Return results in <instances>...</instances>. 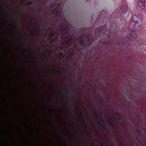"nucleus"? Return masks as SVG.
<instances>
[{
	"label": "nucleus",
	"mask_w": 146,
	"mask_h": 146,
	"mask_svg": "<svg viewBox=\"0 0 146 146\" xmlns=\"http://www.w3.org/2000/svg\"><path fill=\"white\" fill-rule=\"evenodd\" d=\"M124 43V42L123 41H122L121 42H119L118 43V44L119 45H121V44H123Z\"/></svg>",
	"instance_id": "nucleus-12"
},
{
	"label": "nucleus",
	"mask_w": 146,
	"mask_h": 146,
	"mask_svg": "<svg viewBox=\"0 0 146 146\" xmlns=\"http://www.w3.org/2000/svg\"><path fill=\"white\" fill-rule=\"evenodd\" d=\"M62 27L63 28V29L65 31L66 30V27H64V26H62Z\"/></svg>",
	"instance_id": "nucleus-13"
},
{
	"label": "nucleus",
	"mask_w": 146,
	"mask_h": 146,
	"mask_svg": "<svg viewBox=\"0 0 146 146\" xmlns=\"http://www.w3.org/2000/svg\"><path fill=\"white\" fill-rule=\"evenodd\" d=\"M127 5L124 3L121 7V9L119 11V14L122 15L124 14L127 11Z\"/></svg>",
	"instance_id": "nucleus-4"
},
{
	"label": "nucleus",
	"mask_w": 146,
	"mask_h": 146,
	"mask_svg": "<svg viewBox=\"0 0 146 146\" xmlns=\"http://www.w3.org/2000/svg\"><path fill=\"white\" fill-rule=\"evenodd\" d=\"M46 56H47V54H46Z\"/></svg>",
	"instance_id": "nucleus-29"
},
{
	"label": "nucleus",
	"mask_w": 146,
	"mask_h": 146,
	"mask_svg": "<svg viewBox=\"0 0 146 146\" xmlns=\"http://www.w3.org/2000/svg\"><path fill=\"white\" fill-rule=\"evenodd\" d=\"M102 121L103 122H104V120H102Z\"/></svg>",
	"instance_id": "nucleus-25"
},
{
	"label": "nucleus",
	"mask_w": 146,
	"mask_h": 146,
	"mask_svg": "<svg viewBox=\"0 0 146 146\" xmlns=\"http://www.w3.org/2000/svg\"><path fill=\"white\" fill-rule=\"evenodd\" d=\"M73 43V42L69 40H66V41L63 44L67 47H70L71 46Z\"/></svg>",
	"instance_id": "nucleus-6"
},
{
	"label": "nucleus",
	"mask_w": 146,
	"mask_h": 146,
	"mask_svg": "<svg viewBox=\"0 0 146 146\" xmlns=\"http://www.w3.org/2000/svg\"><path fill=\"white\" fill-rule=\"evenodd\" d=\"M121 125H122V122H121Z\"/></svg>",
	"instance_id": "nucleus-24"
},
{
	"label": "nucleus",
	"mask_w": 146,
	"mask_h": 146,
	"mask_svg": "<svg viewBox=\"0 0 146 146\" xmlns=\"http://www.w3.org/2000/svg\"><path fill=\"white\" fill-rule=\"evenodd\" d=\"M116 114L117 117L120 119H121L123 117V116L119 113H117Z\"/></svg>",
	"instance_id": "nucleus-10"
},
{
	"label": "nucleus",
	"mask_w": 146,
	"mask_h": 146,
	"mask_svg": "<svg viewBox=\"0 0 146 146\" xmlns=\"http://www.w3.org/2000/svg\"><path fill=\"white\" fill-rule=\"evenodd\" d=\"M17 26L19 27H20V25L19 24H18V25H17Z\"/></svg>",
	"instance_id": "nucleus-22"
},
{
	"label": "nucleus",
	"mask_w": 146,
	"mask_h": 146,
	"mask_svg": "<svg viewBox=\"0 0 146 146\" xmlns=\"http://www.w3.org/2000/svg\"><path fill=\"white\" fill-rule=\"evenodd\" d=\"M142 20L141 16L139 13H136L132 15L129 24V29L127 33V37L129 40H132L136 38L135 29L141 26L140 22Z\"/></svg>",
	"instance_id": "nucleus-1"
},
{
	"label": "nucleus",
	"mask_w": 146,
	"mask_h": 146,
	"mask_svg": "<svg viewBox=\"0 0 146 146\" xmlns=\"http://www.w3.org/2000/svg\"><path fill=\"white\" fill-rule=\"evenodd\" d=\"M104 117H106V115H104Z\"/></svg>",
	"instance_id": "nucleus-27"
},
{
	"label": "nucleus",
	"mask_w": 146,
	"mask_h": 146,
	"mask_svg": "<svg viewBox=\"0 0 146 146\" xmlns=\"http://www.w3.org/2000/svg\"><path fill=\"white\" fill-rule=\"evenodd\" d=\"M33 1H31V2H29V3H27V4L28 5H31V4H33Z\"/></svg>",
	"instance_id": "nucleus-11"
},
{
	"label": "nucleus",
	"mask_w": 146,
	"mask_h": 146,
	"mask_svg": "<svg viewBox=\"0 0 146 146\" xmlns=\"http://www.w3.org/2000/svg\"><path fill=\"white\" fill-rule=\"evenodd\" d=\"M106 122H104V124L105 125L106 124Z\"/></svg>",
	"instance_id": "nucleus-26"
},
{
	"label": "nucleus",
	"mask_w": 146,
	"mask_h": 146,
	"mask_svg": "<svg viewBox=\"0 0 146 146\" xmlns=\"http://www.w3.org/2000/svg\"><path fill=\"white\" fill-rule=\"evenodd\" d=\"M49 49H50V48H49Z\"/></svg>",
	"instance_id": "nucleus-28"
},
{
	"label": "nucleus",
	"mask_w": 146,
	"mask_h": 146,
	"mask_svg": "<svg viewBox=\"0 0 146 146\" xmlns=\"http://www.w3.org/2000/svg\"><path fill=\"white\" fill-rule=\"evenodd\" d=\"M39 26H37V27H35V29L37 30H38L39 29Z\"/></svg>",
	"instance_id": "nucleus-15"
},
{
	"label": "nucleus",
	"mask_w": 146,
	"mask_h": 146,
	"mask_svg": "<svg viewBox=\"0 0 146 146\" xmlns=\"http://www.w3.org/2000/svg\"><path fill=\"white\" fill-rule=\"evenodd\" d=\"M78 111L80 113L82 119L84 120H85V118L84 117V115L83 113L82 112L80 109L78 110Z\"/></svg>",
	"instance_id": "nucleus-7"
},
{
	"label": "nucleus",
	"mask_w": 146,
	"mask_h": 146,
	"mask_svg": "<svg viewBox=\"0 0 146 146\" xmlns=\"http://www.w3.org/2000/svg\"><path fill=\"white\" fill-rule=\"evenodd\" d=\"M86 127H87L88 126V125H86Z\"/></svg>",
	"instance_id": "nucleus-23"
},
{
	"label": "nucleus",
	"mask_w": 146,
	"mask_h": 146,
	"mask_svg": "<svg viewBox=\"0 0 146 146\" xmlns=\"http://www.w3.org/2000/svg\"><path fill=\"white\" fill-rule=\"evenodd\" d=\"M56 67H58V68H62V67H59V66H56Z\"/></svg>",
	"instance_id": "nucleus-19"
},
{
	"label": "nucleus",
	"mask_w": 146,
	"mask_h": 146,
	"mask_svg": "<svg viewBox=\"0 0 146 146\" xmlns=\"http://www.w3.org/2000/svg\"><path fill=\"white\" fill-rule=\"evenodd\" d=\"M146 0H138V6L141 8L143 9L145 7V2Z\"/></svg>",
	"instance_id": "nucleus-5"
},
{
	"label": "nucleus",
	"mask_w": 146,
	"mask_h": 146,
	"mask_svg": "<svg viewBox=\"0 0 146 146\" xmlns=\"http://www.w3.org/2000/svg\"><path fill=\"white\" fill-rule=\"evenodd\" d=\"M106 29V26H101L96 29V33H98L100 35L102 33L105 35V32H110V31H107Z\"/></svg>",
	"instance_id": "nucleus-3"
},
{
	"label": "nucleus",
	"mask_w": 146,
	"mask_h": 146,
	"mask_svg": "<svg viewBox=\"0 0 146 146\" xmlns=\"http://www.w3.org/2000/svg\"><path fill=\"white\" fill-rule=\"evenodd\" d=\"M54 11H56V13L57 15H60L61 14V13L60 10L56 8L54 9Z\"/></svg>",
	"instance_id": "nucleus-8"
},
{
	"label": "nucleus",
	"mask_w": 146,
	"mask_h": 146,
	"mask_svg": "<svg viewBox=\"0 0 146 146\" xmlns=\"http://www.w3.org/2000/svg\"><path fill=\"white\" fill-rule=\"evenodd\" d=\"M81 42L82 43L86 42L88 44H90L92 42L90 36L88 35H83L80 37Z\"/></svg>",
	"instance_id": "nucleus-2"
},
{
	"label": "nucleus",
	"mask_w": 146,
	"mask_h": 146,
	"mask_svg": "<svg viewBox=\"0 0 146 146\" xmlns=\"http://www.w3.org/2000/svg\"><path fill=\"white\" fill-rule=\"evenodd\" d=\"M107 124H111V125H112V124H113V123H110L109 122H107Z\"/></svg>",
	"instance_id": "nucleus-16"
},
{
	"label": "nucleus",
	"mask_w": 146,
	"mask_h": 146,
	"mask_svg": "<svg viewBox=\"0 0 146 146\" xmlns=\"http://www.w3.org/2000/svg\"><path fill=\"white\" fill-rule=\"evenodd\" d=\"M49 29L50 30H52L53 28L52 27H49Z\"/></svg>",
	"instance_id": "nucleus-18"
},
{
	"label": "nucleus",
	"mask_w": 146,
	"mask_h": 146,
	"mask_svg": "<svg viewBox=\"0 0 146 146\" xmlns=\"http://www.w3.org/2000/svg\"><path fill=\"white\" fill-rule=\"evenodd\" d=\"M138 132H139V134H140L141 135H142L140 131H139Z\"/></svg>",
	"instance_id": "nucleus-17"
},
{
	"label": "nucleus",
	"mask_w": 146,
	"mask_h": 146,
	"mask_svg": "<svg viewBox=\"0 0 146 146\" xmlns=\"http://www.w3.org/2000/svg\"><path fill=\"white\" fill-rule=\"evenodd\" d=\"M64 31L65 32V33H67V32H68V31H64ZM62 32H63V31H62Z\"/></svg>",
	"instance_id": "nucleus-20"
},
{
	"label": "nucleus",
	"mask_w": 146,
	"mask_h": 146,
	"mask_svg": "<svg viewBox=\"0 0 146 146\" xmlns=\"http://www.w3.org/2000/svg\"><path fill=\"white\" fill-rule=\"evenodd\" d=\"M70 110L72 111V112H74V110H73V107H72V108H71L70 109Z\"/></svg>",
	"instance_id": "nucleus-14"
},
{
	"label": "nucleus",
	"mask_w": 146,
	"mask_h": 146,
	"mask_svg": "<svg viewBox=\"0 0 146 146\" xmlns=\"http://www.w3.org/2000/svg\"><path fill=\"white\" fill-rule=\"evenodd\" d=\"M64 39L66 40H69L70 41H71L73 42L74 40V39L72 37L69 38V37H68L67 38H65Z\"/></svg>",
	"instance_id": "nucleus-9"
},
{
	"label": "nucleus",
	"mask_w": 146,
	"mask_h": 146,
	"mask_svg": "<svg viewBox=\"0 0 146 146\" xmlns=\"http://www.w3.org/2000/svg\"><path fill=\"white\" fill-rule=\"evenodd\" d=\"M31 19L32 20H35V19L34 18H31Z\"/></svg>",
	"instance_id": "nucleus-21"
}]
</instances>
